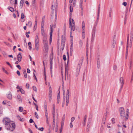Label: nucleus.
<instances>
[{"label": "nucleus", "mask_w": 133, "mask_h": 133, "mask_svg": "<svg viewBox=\"0 0 133 133\" xmlns=\"http://www.w3.org/2000/svg\"><path fill=\"white\" fill-rule=\"evenodd\" d=\"M111 13H112V10L111 9H110V10L109 12V17L110 18L111 17Z\"/></svg>", "instance_id": "nucleus-49"}, {"label": "nucleus", "mask_w": 133, "mask_h": 133, "mask_svg": "<svg viewBox=\"0 0 133 133\" xmlns=\"http://www.w3.org/2000/svg\"><path fill=\"white\" fill-rule=\"evenodd\" d=\"M133 39V36L132 35H131L130 36V42H132V40Z\"/></svg>", "instance_id": "nucleus-38"}, {"label": "nucleus", "mask_w": 133, "mask_h": 133, "mask_svg": "<svg viewBox=\"0 0 133 133\" xmlns=\"http://www.w3.org/2000/svg\"><path fill=\"white\" fill-rule=\"evenodd\" d=\"M7 97L9 99H11L12 98V96L10 92H9V93L7 95Z\"/></svg>", "instance_id": "nucleus-19"}, {"label": "nucleus", "mask_w": 133, "mask_h": 133, "mask_svg": "<svg viewBox=\"0 0 133 133\" xmlns=\"http://www.w3.org/2000/svg\"><path fill=\"white\" fill-rule=\"evenodd\" d=\"M44 24H43V23H41V28H43V29H44Z\"/></svg>", "instance_id": "nucleus-57"}, {"label": "nucleus", "mask_w": 133, "mask_h": 133, "mask_svg": "<svg viewBox=\"0 0 133 133\" xmlns=\"http://www.w3.org/2000/svg\"><path fill=\"white\" fill-rule=\"evenodd\" d=\"M17 117L18 118V119L19 120L22 122L24 121V118L21 119L20 117L18 115L17 116Z\"/></svg>", "instance_id": "nucleus-28"}, {"label": "nucleus", "mask_w": 133, "mask_h": 133, "mask_svg": "<svg viewBox=\"0 0 133 133\" xmlns=\"http://www.w3.org/2000/svg\"><path fill=\"white\" fill-rule=\"evenodd\" d=\"M43 127H42V128H40L38 129V130H40L41 131H43Z\"/></svg>", "instance_id": "nucleus-50"}, {"label": "nucleus", "mask_w": 133, "mask_h": 133, "mask_svg": "<svg viewBox=\"0 0 133 133\" xmlns=\"http://www.w3.org/2000/svg\"><path fill=\"white\" fill-rule=\"evenodd\" d=\"M69 62V58L68 59V61L67 62V64L65 65V77L64 78L62 74V80L63 81V80L64 79V78L65 80H66V74H68V64Z\"/></svg>", "instance_id": "nucleus-9"}, {"label": "nucleus", "mask_w": 133, "mask_h": 133, "mask_svg": "<svg viewBox=\"0 0 133 133\" xmlns=\"http://www.w3.org/2000/svg\"><path fill=\"white\" fill-rule=\"evenodd\" d=\"M79 46L80 47H81L82 45L83 42L81 40H80L79 41Z\"/></svg>", "instance_id": "nucleus-39"}, {"label": "nucleus", "mask_w": 133, "mask_h": 133, "mask_svg": "<svg viewBox=\"0 0 133 133\" xmlns=\"http://www.w3.org/2000/svg\"><path fill=\"white\" fill-rule=\"evenodd\" d=\"M85 27L82 28V33L85 32Z\"/></svg>", "instance_id": "nucleus-40"}, {"label": "nucleus", "mask_w": 133, "mask_h": 133, "mask_svg": "<svg viewBox=\"0 0 133 133\" xmlns=\"http://www.w3.org/2000/svg\"><path fill=\"white\" fill-rule=\"evenodd\" d=\"M23 108L21 107H19V110L20 111L22 112L23 110Z\"/></svg>", "instance_id": "nucleus-46"}, {"label": "nucleus", "mask_w": 133, "mask_h": 133, "mask_svg": "<svg viewBox=\"0 0 133 133\" xmlns=\"http://www.w3.org/2000/svg\"><path fill=\"white\" fill-rule=\"evenodd\" d=\"M120 116L121 118H124L125 119L126 114L125 113L124 108L123 107H121L120 109Z\"/></svg>", "instance_id": "nucleus-7"}, {"label": "nucleus", "mask_w": 133, "mask_h": 133, "mask_svg": "<svg viewBox=\"0 0 133 133\" xmlns=\"http://www.w3.org/2000/svg\"><path fill=\"white\" fill-rule=\"evenodd\" d=\"M97 25V23L94 25L91 32V42H93L94 40L95 36V34L96 31V27Z\"/></svg>", "instance_id": "nucleus-5"}, {"label": "nucleus", "mask_w": 133, "mask_h": 133, "mask_svg": "<svg viewBox=\"0 0 133 133\" xmlns=\"http://www.w3.org/2000/svg\"><path fill=\"white\" fill-rule=\"evenodd\" d=\"M63 60L64 61H65V60H66V56L65 55H63Z\"/></svg>", "instance_id": "nucleus-48"}, {"label": "nucleus", "mask_w": 133, "mask_h": 133, "mask_svg": "<svg viewBox=\"0 0 133 133\" xmlns=\"http://www.w3.org/2000/svg\"><path fill=\"white\" fill-rule=\"evenodd\" d=\"M17 89H19V90H17V92L20 91L22 94H24L25 93L23 89L22 88H20L18 85L16 87Z\"/></svg>", "instance_id": "nucleus-12"}, {"label": "nucleus", "mask_w": 133, "mask_h": 133, "mask_svg": "<svg viewBox=\"0 0 133 133\" xmlns=\"http://www.w3.org/2000/svg\"><path fill=\"white\" fill-rule=\"evenodd\" d=\"M129 35L128 34L127 36V44H129Z\"/></svg>", "instance_id": "nucleus-51"}, {"label": "nucleus", "mask_w": 133, "mask_h": 133, "mask_svg": "<svg viewBox=\"0 0 133 133\" xmlns=\"http://www.w3.org/2000/svg\"><path fill=\"white\" fill-rule=\"evenodd\" d=\"M23 74L25 78H26L27 77V73L25 70L24 71Z\"/></svg>", "instance_id": "nucleus-30"}, {"label": "nucleus", "mask_w": 133, "mask_h": 133, "mask_svg": "<svg viewBox=\"0 0 133 133\" xmlns=\"http://www.w3.org/2000/svg\"><path fill=\"white\" fill-rule=\"evenodd\" d=\"M16 128V125L15 123L12 121L11 123L6 125L5 127V129L10 132L13 131Z\"/></svg>", "instance_id": "nucleus-2"}, {"label": "nucleus", "mask_w": 133, "mask_h": 133, "mask_svg": "<svg viewBox=\"0 0 133 133\" xmlns=\"http://www.w3.org/2000/svg\"><path fill=\"white\" fill-rule=\"evenodd\" d=\"M55 115H53V124H55Z\"/></svg>", "instance_id": "nucleus-29"}, {"label": "nucleus", "mask_w": 133, "mask_h": 133, "mask_svg": "<svg viewBox=\"0 0 133 133\" xmlns=\"http://www.w3.org/2000/svg\"><path fill=\"white\" fill-rule=\"evenodd\" d=\"M82 28L85 27V24L84 21H83L82 22Z\"/></svg>", "instance_id": "nucleus-45"}, {"label": "nucleus", "mask_w": 133, "mask_h": 133, "mask_svg": "<svg viewBox=\"0 0 133 133\" xmlns=\"http://www.w3.org/2000/svg\"><path fill=\"white\" fill-rule=\"evenodd\" d=\"M55 105L54 104H53V110H52V115H55Z\"/></svg>", "instance_id": "nucleus-26"}, {"label": "nucleus", "mask_w": 133, "mask_h": 133, "mask_svg": "<svg viewBox=\"0 0 133 133\" xmlns=\"http://www.w3.org/2000/svg\"><path fill=\"white\" fill-rule=\"evenodd\" d=\"M28 45L29 46V49L30 50H31V43L30 42H29L28 43Z\"/></svg>", "instance_id": "nucleus-33"}, {"label": "nucleus", "mask_w": 133, "mask_h": 133, "mask_svg": "<svg viewBox=\"0 0 133 133\" xmlns=\"http://www.w3.org/2000/svg\"><path fill=\"white\" fill-rule=\"evenodd\" d=\"M23 0H21L20 3L19 7L21 8H22L23 4Z\"/></svg>", "instance_id": "nucleus-21"}, {"label": "nucleus", "mask_w": 133, "mask_h": 133, "mask_svg": "<svg viewBox=\"0 0 133 133\" xmlns=\"http://www.w3.org/2000/svg\"><path fill=\"white\" fill-rule=\"evenodd\" d=\"M84 1L85 2H86V0H80L79 2V7L81 8L82 10L83 8L82 6L83 2Z\"/></svg>", "instance_id": "nucleus-15"}, {"label": "nucleus", "mask_w": 133, "mask_h": 133, "mask_svg": "<svg viewBox=\"0 0 133 133\" xmlns=\"http://www.w3.org/2000/svg\"><path fill=\"white\" fill-rule=\"evenodd\" d=\"M26 88L28 89L29 87V84H28V83H26Z\"/></svg>", "instance_id": "nucleus-61"}, {"label": "nucleus", "mask_w": 133, "mask_h": 133, "mask_svg": "<svg viewBox=\"0 0 133 133\" xmlns=\"http://www.w3.org/2000/svg\"><path fill=\"white\" fill-rule=\"evenodd\" d=\"M41 33L42 35L43 36V41L48 40L47 35L44 32V29L43 28H41Z\"/></svg>", "instance_id": "nucleus-8"}, {"label": "nucleus", "mask_w": 133, "mask_h": 133, "mask_svg": "<svg viewBox=\"0 0 133 133\" xmlns=\"http://www.w3.org/2000/svg\"><path fill=\"white\" fill-rule=\"evenodd\" d=\"M50 36H52V33L54 30L53 28H52V27L51 25H50Z\"/></svg>", "instance_id": "nucleus-18"}, {"label": "nucleus", "mask_w": 133, "mask_h": 133, "mask_svg": "<svg viewBox=\"0 0 133 133\" xmlns=\"http://www.w3.org/2000/svg\"><path fill=\"white\" fill-rule=\"evenodd\" d=\"M8 9H9L12 12H14V9L12 7H10V8H8Z\"/></svg>", "instance_id": "nucleus-32"}, {"label": "nucleus", "mask_w": 133, "mask_h": 133, "mask_svg": "<svg viewBox=\"0 0 133 133\" xmlns=\"http://www.w3.org/2000/svg\"><path fill=\"white\" fill-rule=\"evenodd\" d=\"M73 51V45L72 44V43L71 46H70V52L71 53Z\"/></svg>", "instance_id": "nucleus-35"}, {"label": "nucleus", "mask_w": 133, "mask_h": 133, "mask_svg": "<svg viewBox=\"0 0 133 133\" xmlns=\"http://www.w3.org/2000/svg\"><path fill=\"white\" fill-rule=\"evenodd\" d=\"M35 117H36L37 119H38V116L37 113L36 112H35Z\"/></svg>", "instance_id": "nucleus-44"}, {"label": "nucleus", "mask_w": 133, "mask_h": 133, "mask_svg": "<svg viewBox=\"0 0 133 133\" xmlns=\"http://www.w3.org/2000/svg\"><path fill=\"white\" fill-rule=\"evenodd\" d=\"M129 46L128 44H127L126 48V58L127 57V56L128 53V47Z\"/></svg>", "instance_id": "nucleus-31"}, {"label": "nucleus", "mask_w": 133, "mask_h": 133, "mask_svg": "<svg viewBox=\"0 0 133 133\" xmlns=\"http://www.w3.org/2000/svg\"><path fill=\"white\" fill-rule=\"evenodd\" d=\"M127 113L126 114V117H125V119L126 120L129 117V109H127Z\"/></svg>", "instance_id": "nucleus-16"}, {"label": "nucleus", "mask_w": 133, "mask_h": 133, "mask_svg": "<svg viewBox=\"0 0 133 133\" xmlns=\"http://www.w3.org/2000/svg\"><path fill=\"white\" fill-rule=\"evenodd\" d=\"M69 102V98H66V106H68Z\"/></svg>", "instance_id": "nucleus-34"}, {"label": "nucleus", "mask_w": 133, "mask_h": 133, "mask_svg": "<svg viewBox=\"0 0 133 133\" xmlns=\"http://www.w3.org/2000/svg\"><path fill=\"white\" fill-rule=\"evenodd\" d=\"M52 36H50V43H51L52 42Z\"/></svg>", "instance_id": "nucleus-58"}, {"label": "nucleus", "mask_w": 133, "mask_h": 133, "mask_svg": "<svg viewBox=\"0 0 133 133\" xmlns=\"http://www.w3.org/2000/svg\"><path fill=\"white\" fill-rule=\"evenodd\" d=\"M117 69V66L116 65H115L113 67V69L114 70H116Z\"/></svg>", "instance_id": "nucleus-63"}, {"label": "nucleus", "mask_w": 133, "mask_h": 133, "mask_svg": "<svg viewBox=\"0 0 133 133\" xmlns=\"http://www.w3.org/2000/svg\"><path fill=\"white\" fill-rule=\"evenodd\" d=\"M16 67L17 68H18L19 70H21V68L19 65H17Z\"/></svg>", "instance_id": "nucleus-62"}, {"label": "nucleus", "mask_w": 133, "mask_h": 133, "mask_svg": "<svg viewBox=\"0 0 133 133\" xmlns=\"http://www.w3.org/2000/svg\"><path fill=\"white\" fill-rule=\"evenodd\" d=\"M58 6V4H57V0H56V2H55V3L53 4V3L52 4V5L51 7V9L52 10H54V7L56 9L55 10V23L56 22V21L57 20V9Z\"/></svg>", "instance_id": "nucleus-4"}, {"label": "nucleus", "mask_w": 133, "mask_h": 133, "mask_svg": "<svg viewBox=\"0 0 133 133\" xmlns=\"http://www.w3.org/2000/svg\"><path fill=\"white\" fill-rule=\"evenodd\" d=\"M45 16H44L42 18V23H43V24H44V19H45Z\"/></svg>", "instance_id": "nucleus-52"}, {"label": "nucleus", "mask_w": 133, "mask_h": 133, "mask_svg": "<svg viewBox=\"0 0 133 133\" xmlns=\"http://www.w3.org/2000/svg\"><path fill=\"white\" fill-rule=\"evenodd\" d=\"M45 116L46 117V121H48V114H45Z\"/></svg>", "instance_id": "nucleus-59"}, {"label": "nucleus", "mask_w": 133, "mask_h": 133, "mask_svg": "<svg viewBox=\"0 0 133 133\" xmlns=\"http://www.w3.org/2000/svg\"><path fill=\"white\" fill-rule=\"evenodd\" d=\"M15 4H17V0H15ZM15 1V0H10V3L11 4H13L14 3V2Z\"/></svg>", "instance_id": "nucleus-22"}, {"label": "nucleus", "mask_w": 133, "mask_h": 133, "mask_svg": "<svg viewBox=\"0 0 133 133\" xmlns=\"http://www.w3.org/2000/svg\"><path fill=\"white\" fill-rule=\"evenodd\" d=\"M127 2H123L122 3V5H124L125 6H126L127 5Z\"/></svg>", "instance_id": "nucleus-64"}, {"label": "nucleus", "mask_w": 133, "mask_h": 133, "mask_svg": "<svg viewBox=\"0 0 133 133\" xmlns=\"http://www.w3.org/2000/svg\"><path fill=\"white\" fill-rule=\"evenodd\" d=\"M73 11L72 6V4L70 5V12H72Z\"/></svg>", "instance_id": "nucleus-36"}, {"label": "nucleus", "mask_w": 133, "mask_h": 133, "mask_svg": "<svg viewBox=\"0 0 133 133\" xmlns=\"http://www.w3.org/2000/svg\"><path fill=\"white\" fill-rule=\"evenodd\" d=\"M43 55L46 57L49 51V46L48 40L43 41Z\"/></svg>", "instance_id": "nucleus-1"}, {"label": "nucleus", "mask_w": 133, "mask_h": 133, "mask_svg": "<svg viewBox=\"0 0 133 133\" xmlns=\"http://www.w3.org/2000/svg\"><path fill=\"white\" fill-rule=\"evenodd\" d=\"M2 69L3 70V71L6 74H8L9 73L8 72H7L6 70H5V69L3 67L2 68Z\"/></svg>", "instance_id": "nucleus-37"}, {"label": "nucleus", "mask_w": 133, "mask_h": 133, "mask_svg": "<svg viewBox=\"0 0 133 133\" xmlns=\"http://www.w3.org/2000/svg\"><path fill=\"white\" fill-rule=\"evenodd\" d=\"M82 61H80L79 63L78 64V65L77 68V73L78 74L80 71L82 63Z\"/></svg>", "instance_id": "nucleus-11"}, {"label": "nucleus", "mask_w": 133, "mask_h": 133, "mask_svg": "<svg viewBox=\"0 0 133 133\" xmlns=\"http://www.w3.org/2000/svg\"><path fill=\"white\" fill-rule=\"evenodd\" d=\"M120 83L121 84V89H122L123 88V85L124 84V80L122 77H121L120 79Z\"/></svg>", "instance_id": "nucleus-14"}, {"label": "nucleus", "mask_w": 133, "mask_h": 133, "mask_svg": "<svg viewBox=\"0 0 133 133\" xmlns=\"http://www.w3.org/2000/svg\"><path fill=\"white\" fill-rule=\"evenodd\" d=\"M39 39L38 36V34L36 35L35 37V43H39Z\"/></svg>", "instance_id": "nucleus-17"}, {"label": "nucleus", "mask_w": 133, "mask_h": 133, "mask_svg": "<svg viewBox=\"0 0 133 133\" xmlns=\"http://www.w3.org/2000/svg\"><path fill=\"white\" fill-rule=\"evenodd\" d=\"M87 116L86 115H85L84 116V124H85L87 119Z\"/></svg>", "instance_id": "nucleus-53"}, {"label": "nucleus", "mask_w": 133, "mask_h": 133, "mask_svg": "<svg viewBox=\"0 0 133 133\" xmlns=\"http://www.w3.org/2000/svg\"><path fill=\"white\" fill-rule=\"evenodd\" d=\"M100 64L99 61V59L97 60V66L98 68H99V65Z\"/></svg>", "instance_id": "nucleus-55"}, {"label": "nucleus", "mask_w": 133, "mask_h": 133, "mask_svg": "<svg viewBox=\"0 0 133 133\" xmlns=\"http://www.w3.org/2000/svg\"><path fill=\"white\" fill-rule=\"evenodd\" d=\"M82 37L83 39H84L85 37V32L82 33Z\"/></svg>", "instance_id": "nucleus-42"}, {"label": "nucleus", "mask_w": 133, "mask_h": 133, "mask_svg": "<svg viewBox=\"0 0 133 133\" xmlns=\"http://www.w3.org/2000/svg\"><path fill=\"white\" fill-rule=\"evenodd\" d=\"M32 88L33 90L35 91L36 92L37 91V89L36 87L35 86H33L32 87Z\"/></svg>", "instance_id": "nucleus-43"}, {"label": "nucleus", "mask_w": 133, "mask_h": 133, "mask_svg": "<svg viewBox=\"0 0 133 133\" xmlns=\"http://www.w3.org/2000/svg\"><path fill=\"white\" fill-rule=\"evenodd\" d=\"M115 41V38H114L113 39V42L112 43V45L113 47V48H114L115 47L116 43V41Z\"/></svg>", "instance_id": "nucleus-24"}, {"label": "nucleus", "mask_w": 133, "mask_h": 133, "mask_svg": "<svg viewBox=\"0 0 133 133\" xmlns=\"http://www.w3.org/2000/svg\"><path fill=\"white\" fill-rule=\"evenodd\" d=\"M75 119V117H72L71 118V122L74 121Z\"/></svg>", "instance_id": "nucleus-56"}, {"label": "nucleus", "mask_w": 133, "mask_h": 133, "mask_svg": "<svg viewBox=\"0 0 133 133\" xmlns=\"http://www.w3.org/2000/svg\"><path fill=\"white\" fill-rule=\"evenodd\" d=\"M71 17L70 18L69 25L70 27L71 28V33L73 31H75V22L73 19H72L71 21Z\"/></svg>", "instance_id": "nucleus-3"}, {"label": "nucleus", "mask_w": 133, "mask_h": 133, "mask_svg": "<svg viewBox=\"0 0 133 133\" xmlns=\"http://www.w3.org/2000/svg\"><path fill=\"white\" fill-rule=\"evenodd\" d=\"M51 74H52V65H50Z\"/></svg>", "instance_id": "nucleus-47"}, {"label": "nucleus", "mask_w": 133, "mask_h": 133, "mask_svg": "<svg viewBox=\"0 0 133 133\" xmlns=\"http://www.w3.org/2000/svg\"><path fill=\"white\" fill-rule=\"evenodd\" d=\"M6 63L8 65H9L11 68H12V66L8 62H6Z\"/></svg>", "instance_id": "nucleus-54"}, {"label": "nucleus", "mask_w": 133, "mask_h": 133, "mask_svg": "<svg viewBox=\"0 0 133 133\" xmlns=\"http://www.w3.org/2000/svg\"><path fill=\"white\" fill-rule=\"evenodd\" d=\"M21 54L22 53L21 52H19L17 56V60L19 62H21V61L22 58Z\"/></svg>", "instance_id": "nucleus-13"}, {"label": "nucleus", "mask_w": 133, "mask_h": 133, "mask_svg": "<svg viewBox=\"0 0 133 133\" xmlns=\"http://www.w3.org/2000/svg\"><path fill=\"white\" fill-rule=\"evenodd\" d=\"M25 16L24 15L23 13H22L21 14V21L22 22H24V19H23L24 18Z\"/></svg>", "instance_id": "nucleus-20"}, {"label": "nucleus", "mask_w": 133, "mask_h": 133, "mask_svg": "<svg viewBox=\"0 0 133 133\" xmlns=\"http://www.w3.org/2000/svg\"><path fill=\"white\" fill-rule=\"evenodd\" d=\"M28 25L29 27H31V26L32 23L31 21H29L28 23Z\"/></svg>", "instance_id": "nucleus-41"}, {"label": "nucleus", "mask_w": 133, "mask_h": 133, "mask_svg": "<svg viewBox=\"0 0 133 133\" xmlns=\"http://www.w3.org/2000/svg\"><path fill=\"white\" fill-rule=\"evenodd\" d=\"M12 121L9 118L7 117L4 118L2 120L3 123L5 125V127Z\"/></svg>", "instance_id": "nucleus-6"}, {"label": "nucleus", "mask_w": 133, "mask_h": 133, "mask_svg": "<svg viewBox=\"0 0 133 133\" xmlns=\"http://www.w3.org/2000/svg\"><path fill=\"white\" fill-rule=\"evenodd\" d=\"M17 99L20 101H22V98L21 96L19 95H18L17 96Z\"/></svg>", "instance_id": "nucleus-25"}, {"label": "nucleus", "mask_w": 133, "mask_h": 133, "mask_svg": "<svg viewBox=\"0 0 133 133\" xmlns=\"http://www.w3.org/2000/svg\"><path fill=\"white\" fill-rule=\"evenodd\" d=\"M69 91L68 89L67 90L66 92V98H69Z\"/></svg>", "instance_id": "nucleus-27"}, {"label": "nucleus", "mask_w": 133, "mask_h": 133, "mask_svg": "<svg viewBox=\"0 0 133 133\" xmlns=\"http://www.w3.org/2000/svg\"><path fill=\"white\" fill-rule=\"evenodd\" d=\"M17 74L19 76H20L21 75L20 73V72L18 70H17L16 72Z\"/></svg>", "instance_id": "nucleus-60"}, {"label": "nucleus", "mask_w": 133, "mask_h": 133, "mask_svg": "<svg viewBox=\"0 0 133 133\" xmlns=\"http://www.w3.org/2000/svg\"><path fill=\"white\" fill-rule=\"evenodd\" d=\"M38 43H35V49L37 50H38Z\"/></svg>", "instance_id": "nucleus-23"}, {"label": "nucleus", "mask_w": 133, "mask_h": 133, "mask_svg": "<svg viewBox=\"0 0 133 133\" xmlns=\"http://www.w3.org/2000/svg\"><path fill=\"white\" fill-rule=\"evenodd\" d=\"M62 39L61 43V49L63 50L64 49L65 45V37H63V36H62Z\"/></svg>", "instance_id": "nucleus-10"}]
</instances>
